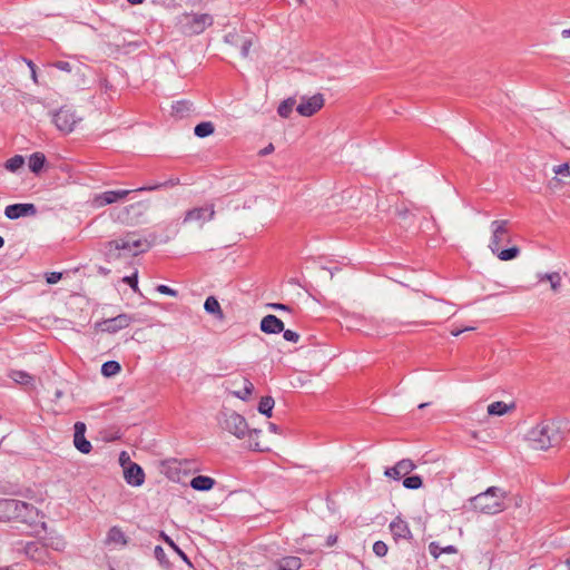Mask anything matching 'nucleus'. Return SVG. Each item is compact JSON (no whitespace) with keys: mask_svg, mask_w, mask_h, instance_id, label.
Here are the masks:
<instances>
[{"mask_svg":"<svg viewBox=\"0 0 570 570\" xmlns=\"http://www.w3.org/2000/svg\"><path fill=\"white\" fill-rule=\"evenodd\" d=\"M216 481L207 475H197L190 480V487L196 491L206 492L214 488Z\"/></svg>","mask_w":570,"mask_h":570,"instance_id":"nucleus-24","label":"nucleus"},{"mask_svg":"<svg viewBox=\"0 0 570 570\" xmlns=\"http://www.w3.org/2000/svg\"><path fill=\"white\" fill-rule=\"evenodd\" d=\"M73 445L82 454H89L92 450L91 443L86 439L87 426L83 422H76L73 425Z\"/></svg>","mask_w":570,"mask_h":570,"instance_id":"nucleus-17","label":"nucleus"},{"mask_svg":"<svg viewBox=\"0 0 570 570\" xmlns=\"http://www.w3.org/2000/svg\"><path fill=\"white\" fill-rule=\"evenodd\" d=\"M134 317L129 314H119L116 317L107 318L95 324V330L104 333L115 334L130 326Z\"/></svg>","mask_w":570,"mask_h":570,"instance_id":"nucleus-11","label":"nucleus"},{"mask_svg":"<svg viewBox=\"0 0 570 570\" xmlns=\"http://www.w3.org/2000/svg\"><path fill=\"white\" fill-rule=\"evenodd\" d=\"M254 441H261V442H262V441H268V442H271V446H272V445H273V443H274L271 439H268V438L264 436L262 431H261V434H259V436H258V438H254Z\"/></svg>","mask_w":570,"mask_h":570,"instance_id":"nucleus-53","label":"nucleus"},{"mask_svg":"<svg viewBox=\"0 0 570 570\" xmlns=\"http://www.w3.org/2000/svg\"><path fill=\"white\" fill-rule=\"evenodd\" d=\"M156 289L160 294L173 296V297L177 296V294H178L176 289H173L167 285H158Z\"/></svg>","mask_w":570,"mask_h":570,"instance_id":"nucleus-44","label":"nucleus"},{"mask_svg":"<svg viewBox=\"0 0 570 570\" xmlns=\"http://www.w3.org/2000/svg\"><path fill=\"white\" fill-rule=\"evenodd\" d=\"M132 190L129 189H118V190H106L99 194H96L90 199V206L94 209L102 208L107 205L115 204L119 200L125 199Z\"/></svg>","mask_w":570,"mask_h":570,"instance_id":"nucleus-12","label":"nucleus"},{"mask_svg":"<svg viewBox=\"0 0 570 570\" xmlns=\"http://www.w3.org/2000/svg\"><path fill=\"white\" fill-rule=\"evenodd\" d=\"M294 104H295V101L292 98L281 102V105L277 108L278 115L283 118H287L293 110Z\"/></svg>","mask_w":570,"mask_h":570,"instance_id":"nucleus-39","label":"nucleus"},{"mask_svg":"<svg viewBox=\"0 0 570 570\" xmlns=\"http://www.w3.org/2000/svg\"><path fill=\"white\" fill-rule=\"evenodd\" d=\"M36 550H37V546L35 543H32V542L28 543L26 546V553H28V554L31 553L32 551H36Z\"/></svg>","mask_w":570,"mask_h":570,"instance_id":"nucleus-52","label":"nucleus"},{"mask_svg":"<svg viewBox=\"0 0 570 570\" xmlns=\"http://www.w3.org/2000/svg\"><path fill=\"white\" fill-rule=\"evenodd\" d=\"M219 424L223 430L235 435L237 439L244 440L246 446L254 451L265 452L271 450V442L254 441L258 438L261 430L248 429L245 417L236 412L227 411L220 416Z\"/></svg>","mask_w":570,"mask_h":570,"instance_id":"nucleus-1","label":"nucleus"},{"mask_svg":"<svg viewBox=\"0 0 570 570\" xmlns=\"http://www.w3.org/2000/svg\"><path fill=\"white\" fill-rule=\"evenodd\" d=\"M554 174L553 180L558 185H567L570 183V166L568 163L557 165L552 169Z\"/></svg>","mask_w":570,"mask_h":570,"instance_id":"nucleus-25","label":"nucleus"},{"mask_svg":"<svg viewBox=\"0 0 570 570\" xmlns=\"http://www.w3.org/2000/svg\"><path fill=\"white\" fill-rule=\"evenodd\" d=\"M407 213H409V210H404V212H401V213H400V215H401L402 217H405V216L407 215Z\"/></svg>","mask_w":570,"mask_h":570,"instance_id":"nucleus-61","label":"nucleus"},{"mask_svg":"<svg viewBox=\"0 0 570 570\" xmlns=\"http://www.w3.org/2000/svg\"><path fill=\"white\" fill-rule=\"evenodd\" d=\"M45 514L35 505L21 501L19 508V515L17 521L26 523L31 528H39L42 531L47 530V523L45 522Z\"/></svg>","mask_w":570,"mask_h":570,"instance_id":"nucleus-10","label":"nucleus"},{"mask_svg":"<svg viewBox=\"0 0 570 570\" xmlns=\"http://www.w3.org/2000/svg\"><path fill=\"white\" fill-rule=\"evenodd\" d=\"M124 479L131 487H140L145 482V472L137 463L124 469Z\"/></svg>","mask_w":570,"mask_h":570,"instance_id":"nucleus-20","label":"nucleus"},{"mask_svg":"<svg viewBox=\"0 0 570 570\" xmlns=\"http://www.w3.org/2000/svg\"><path fill=\"white\" fill-rule=\"evenodd\" d=\"M131 4H141L145 0H127Z\"/></svg>","mask_w":570,"mask_h":570,"instance_id":"nucleus-60","label":"nucleus"},{"mask_svg":"<svg viewBox=\"0 0 570 570\" xmlns=\"http://www.w3.org/2000/svg\"><path fill=\"white\" fill-rule=\"evenodd\" d=\"M470 510L478 514L495 515L509 508L508 492L500 487H490L469 500Z\"/></svg>","mask_w":570,"mask_h":570,"instance_id":"nucleus-3","label":"nucleus"},{"mask_svg":"<svg viewBox=\"0 0 570 570\" xmlns=\"http://www.w3.org/2000/svg\"><path fill=\"white\" fill-rule=\"evenodd\" d=\"M561 37H562L563 39H570V28H568V29H563V30L561 31Z\"/></svg>","mask_w":570,"mask_h":570,"instance_id":"nucleus-56","label":"nucleus"},{"mask_svg":"<svg viewBox=\"0 0 570 570\" xmlns=\"http://www.w3.org/2000/svg\"><path fill=\"white\" fill-rule=\"evenodd\" d=\"M261 331L266 334H278L284 331V323L275 315H266L261 321Z\"/></svg>","mask_w":570,"mask_h":570,"instance_id":"nucleus-21","label":"nucleus"},{"mask_svg":"<svg viewBox=\"0 0 570 570\" xmlns=\"http://www.w3.org/2000/svg\"><path fill=\"white\" fill-rule=\"evenodd\" d=\"M490 232L488 247L500 261H512L520 255L519 246L512 244L507 220H493L490 224Z\"/></svg>","mask_w":570,"mask_h":570,"instance_id":"nucleus-2","label":"nucleus"},{"mask_svg":"<svg viewBox=\"0 0 570 570\" xmlns=\"http://www.w3.org/2000/svg\"><path fill=\"white\" fill-rule=\"evenodd\" d=\"M324 106L322 94H315L311 97H303L296 107L297 112L303 117H311L321 110Z\"/></svg>","mask_w":570,"mask_h":570,"instance_id":"nucleus-14","label":"nucleus"},{"mask_svg":"<svg viewBox=\"0 0 570 570\" xmlns=\"http://www.w3.org/2000/svg\"><path fill=\"white\" fill-rule=\"evenodd\" d=\"M301 566V559L297 557H286L277 562L278 570H298Z\"/></svg>","mask_w":570,"mask_h":570,"instance_id":"nucleus-29","label":"nucleus"},{"mask_svg":"<svg viewBox=\"0 0 570 570\" xmlns=\"http://www.w3.org/2000/svg\"><path fill=\"white\" fill-rule=\"evenodd\" d=\"M23 164L24 158L20 155H16L6 161L4 167L7 170L14 173L20 169Z\"/></svg>","mask_w":570,"mask_h":570,"instance_id":"nucleus-37","label":"nucleus"},{"mask_svg":"<svg viewBox=\"0 0 570 570\" xmlns=\"http://www.w3.org/2000/svg\"><path fill=\"white\" fill-rule=\"evenodd\" d=\"M429 551L433 558L438 559L442 553L454 554L458 552V549L454 546H446L442 548L436 542H431L429 544Z\"/></svg>","mask_w":570,"mask_h":570,"instance_id":"nucleus-32","label":"nucleus"},{"mask_svg":"<svg viewBox=\"0 0 570 570\" xmlns=\"http://www.w3.org/2000/svg\"><path fill=\"white\" fill-rule=\"evenodd\" d=\"M30 73H31V79H32L33 83L38 85L39 80H38L37 69H32L30 71Z\"/></svg>","mask_w":570,"mask_h":570,"instance_id":"nucleus-54","label":"nucleus"},{"mask_svg":"<svg viewBox=\"0 0 570 570\" xmlns=\"http://www.w3.org/2000/svg\"><path fill=\"white\" fill-rule=\"evenodd\" d=\"M125 283L129 284L130 287L137 292L138 291V281H137V275H132V276H126L124 277L122 279Z\"/></svg>","mask_w":570,"mask_h":570,"instance_id":"nucleus-46","label":"nucleus"},{"mask_svg":"<svg viewBox=\"0 0 570 570\" xmlns=\"http://www.w3.org/2000/svg\"><path fill=\"white\" fill-rule=\"evenodd\" d=\"M283 336L287 342L296 343L299 340V334L292 330L283 331Z\"/></svg>","mask_w":570,"mask_h":570,"instance_id":"nucleus-43","label":"nucleus"},{"mask_svg":"<svg viewBox=\"0 0 570 570\" xmlns=\"http://www.w3.org/2000/svg\"><path fill=\"white\" fill-rule=\"evenodd\" d=\"M161 538L164 541L174 550L176 551L184 560H187L186 554L179 549V547L164 532H161Z\"/></svg>","mask_w":570,"mask_h":570,"instance_id":"nucleus-40","label":"nucleus"},{"mask_svg":"<svg viewBox=\"0 0 570 570\" xmlns=\"http://www.w3.org/2000/svg\"><path fill=\"white\" fill-rule=\"evenodd\" d=\"M224 41L230 46L238 47L243 58H248L252 48L257 42L255 36H239L236 31L229 32L224 37Z\"/></svg>","mask_w":570,"mask_h":570,"instance_id":"nucleus-13","label":"nucleus"},{"mask_svg":"<svg viewBox=\"0 0 570 570\" xmlns=\"http://www.w3.org/2000/svg\"><path fill=\"white\" fill-rule=\"evenodd\" d=\"M3 244H4V240H3V238L0 236V248L3 246Z\"/></svg>","mask_w":570,"mask_h":570,"instance_id":"nucleus-62","label":"nucleus"},{"mask_svg":"<svg viewBox=\"0 0 570 570\" xmlns=\"http://www.w3.org/2000/svg\"><path fill=\"white\" fill-rule=\"evenodd\" d=\"M513 499H514V505L520 508L522 505V503H523L522 497L515 495Z\"/></svg>","mask_w":570,"mask_h":570,"instance_id":"nucleus-55","label":"nucleus"},{"mask_svg":"<svg viewBox=\"0 0 570 570\" xmlns=\"http://www.w3.org/2000/svg\"><path fill=\"white\" fill-rule=\"evenodd\" d=\"M268 430L275 434L279 433L277 425H275L274 423H269Z\"/></svg>","mask_w":570,"mask_h":570,"instance_id":"nucleus-57","label":"nucleus"},{"mask_svg":"<svg viewBox=\"0 0 570 570\" xmlns=\"http://www.w3.org/2000/svg\"><path fill=\"white\" fill-rule=\"evenodd\" d=\"M271 307L272 308H275V309H281V311H286L288 309V307L284 304H279V303H275V304H271Z\"/></svg>","mask_w":570,"mask_h":570,"instance_id":"nucleus-51","label":"nucleus"},{"mask_svg":"<svg viewBox=\"0 0 570 570\" xmlns=\"http://www.w3.org/2000/svg\"><path fill=\"white\" fill-rule=\"evenodd\" d=\"M24 62L27 63L28 68L30 69V71L32 69H36V65L31 61V60H27L24 59Z\"/></svg>","mask_w":570,"mask_h":570,"instance_id":"nucleus-59","label":"nucleus"},{"mask_svg":"<svg viewBox=\"0 0 570 570\" xmlns=\"http://www.w3.org/2000/svg\"><path fill=\"white\" fill-rule=\"evenodd\" d=\"M204 308L208 314L215 315L218 320H224V313L219 302L214 296H208L204 303Z\"/></svg>","mask_w":570,"mask_h":570,"instance_id":"nucleus-26","label":"nucleus"},{"mask_svg":"<svg viewBox=\"0 0 570 570\" xmlns=\"http://www.w3.org/2000/svg\"><path fill=\"white\" fill-rule=\"evenodd\" d=\"M474 327H465L463 330H455V331H452L451 334L452 336L456 337L459 336L460 334H462L463 332H466V331H473Z\"/></svg>","mask_w":570,"mask_h":570,"instance_id":"nucleus-49","label":"nucleus"},{"mask_svg":"<svg viewBox=\"0 0 570 570\" xmlns=\"http://www.w3.org/2000/svg\"><path fill=\"white\" fill-rule=\"evenodd\" d=\"M273 150H274V146H273V144H269L259 154L261 155H267V154H271Z\"/></svg>","mask_w":570,"mask_h":570,"instance_id":"nucleus-50","label":"nucleus"},{"mask_svg":"<svg viewBox=\"0 0 570 570\" xmlns=\"http://www.w3.org/2000/svg\"><path fill=\"white\" fill-rule=\"evenodd\" d=\"M537 281L539 284H548L549 288L552 293L557 294L560 292L562 286V275L559 272H546V273H538L535 275Z\"/></svg>","mask_w":570,"mask_h":570,"instance_id":"nucleus-18","label":"nucleus"},{"mask_svg":"<svg viewBox=\"0 0 570 570\" xmlns=\"http://www.w3.org/2000/svg\"><path fill=\"white\" fill-rule=\"evenodd\" d=\"M119 464L124 470V469L128 468L130 464H135V462L131 461L128 452L121 451L119 454Z\"/></svg>","mask_w":570,"mask_h":570,"instance_id":"nucleus-42","label":"nucleus"},{"mask_svg":"<svg viewBox=\"0 0 570 570\" xmlns=\"http://www.w3.org/2000/svg\"><path fill=\"white\" fill-rule=\"evenodd\" d=\"M423 482L420 475L406 476L403 480V487L409 490H417L422 487Z\"/></svg>","mask_w":570,"mask_h":570,"instance_id":"nucleus-38","label":"nucleus"},{"mask_svg":"<svg viewBox=\"0 0 570 570\" xmlns=\"http://www.w3.org/2000/svg\"><path fill=\"white\" fill-rule=\"evenodd\" d=\"M160 186H161V184H158V185H147V186H142V187H139V188L135 189V191L156 190Z\"/></svg>","mask_w":570,"mask_h":570,"instance_id":"nucleus-47","label":"nucleus"},{"mask_svg":"<svg viewBox=\"0 0 570 570\" xmlns=\"http://www.w3.org/2000/svg\"><path fill=\"white\" fill-rule=\"evenodd\" d=\"M240 383L243 385V389L238 390V391H234L233 395L236 396L237 399L242 400V401H247L250 397V395L253 394L254 385L246 377H242L240 379Z\"/></svg>","mask_w":570,"mask_h":570,"instance_id":"nucleus-28","label":"nucleus"},{"mask_svg":"<svg viewBox=\"0 0 570 570\" xmlns=\"http://www.w3.org/2000/svg\"><path fill=\"white\" fill-rule=\"evenodd\" d=\"M299 6L304 4L305 0H296Z\"/></svg>","mask_w":570,"mask_h":570,"instance_id":"nucleus-64","label":"nucleus"},{"mask_svg":"<svg viewBox=\"0 0 570 570\" xmlns=\"http://www.w3.org/2000/svg\"><path fill=\"white\" fill-rule=\"evenodd\" d=\"M215 217V207L213 204H206L200 207H194L185 213L183 224L197 228H203L204 225Z\"/></svg>","mask_w":570,"mask_h":570,"instance_id":"nucleus-8","label":"nucleus"},{"mask_svg":"<svg viewBox=\"0 0 570 570\" xmlns=\"http://www.w3.org/2000/svg\"><path fill=\"white\" fill-rule=\"evenodd\" d=\"M52 121L59 131L70 134L82 121V117L71 107L62 106L52 114Z\"/></svg>","mask_w":570,"mask_h":570,"instance_id":"nucleus-7","label":"nucleus"},{"mask_svg":"<svg viewBox=\"0 0 570 570\" xmlns=\"http://www.w3.org/2000/svg\"><path fill=\"white\" fill-rule=\"evenodd\" d=\"M416 465L410 459H403L399 461L394 466L387 468L384 471V475L394 481L401 480L403 476L414 471Z\"/></svg>","mask_w":570,"mask_h":570,"instance_id":"nucleus-15","label":"nucleus"},{"mask_svg":"<svg viewBox=\"0 0 570 570\" xmlns=\"http://www.w3.org/2000/svg\"><path fill=\"white\" fill-rule=\"evenodd\" d=\"M390 530L395 539H410L411 531L407 523L401 518H395L390 523Z\"/></svg>","mask_w":570,"mask_h":570,"instance_id":"nucleus-23","label":"nucleus"},{"mask_svg":"<svg viewBox=\"0 0 570 570\" xmlns=\"http://www.w3.org/2000/svg\"><path fill=\"white\" fill-rule=\"evenodd\" d=\"M62 277V274L59 272H51L47 275V283L48 284H56L58 283Z\"/></svg>","mask_w":570,"mask_h":570,"instance_id":"nucleus-45","label":"nucleus"},{"mask_svg":"<svg viewBox=\"0 0 570 570\" xmlns=\"http://www.w3.org/2000/svg\"><path fill=\"white\" fill-rule=\"evenodd\" d=\"M121 370L120 364L117 361H107L101 366V374L106 377L117 375Z\"/></svg>","mask_w":570,"mask_h":570,"instance_id":"nucleus-34","label":"nucleus"},{"mask_svg":"<svg viewBox=\"0 0 570 570\" xmlns=\"http://www.w3.org/2000/svg\"><path fill=\"white\" fill-rule=\"evenodd\" d=\"M10 377L21 385H31L33 382L32 376L23 371H12Z\"/></svg>","mask_w":570,"mask_h":570,"instance_id":"nucleus-35","label":"nucleus"},{"mask_svg":"<svg viewBox=\"0 0 570 570\" xmlns=\"http://www.w3.org/2000/svg\"><path fill=\"white\" fill-rule=\"evenodd\" d=\"M45 163V155L41 153H35L29 157L28 166L32 173L38 174L42 169Z\"/></svg>","mask_w":570,"mask_h":570,"instance_id":"nucleus-30","label":"nucleus"},{"mask_svg":"<svg viewBox=\"0 0 570 570\" xmlns=\"http://www.w3.org/2000/svg\"><path fill=\"white\" fill-rule=\"evenodd\" d=\"M107 542L108 543H115L119 546H126L127 539L125 533L117 527H114L109 530L107 534Z\"/></svg>","mask_w":570,"mask_h":570,"instance_id":"nucleus-31","label":"nucleus"},{"mask_svg":"<svg viewBox=\"0 0 570 570\" xmlns=\"http://www.w3.org/2000/svg\"><path fill=\"white\" fill-rule=\"evenodd\" d=\"M149 208L148 200H140L132 204H129L121 209H119L116 219L122 224H137L139 223L144 216L146 215Z\"/></svg>","mask_w":570,"mask_h":570,"instance_id":"nucleus-9","label":"nucleus"},{"mask_svg":"<svg viewBox=\"0 0 570 570\" xmlns=\"http://www.w3.org/2000/svg\"><path fill=\"white\" fill-rule=\"evenodd\" d=\"M426 405H428V403H422V404H420V405H419V409H423V407H425Z\"/></svg>","mask_w":570,"mask_h":570,"instance_id":"nucleus-63","label":"nucleus"},{"mask_svg":"<svg viewBox=\"0 0 570 570\" xmlns=\"http://www.w3.org/2000/svg\"><path fill=\"white\" fill-rule=\"evenodd\" d=\"M20 507H21L20 500H16V499L0 500V521H3V522L17 521Z\"/></svg>","mask_w":570,"mask_h":570,"instance_id":"nucleus-16","label":"nucleus"},{"mask_svg":"<svg viewBox=\"0 0 570 570\" xmlns=\"http://www.w3.org/2000/svg\"><path fill=\"white\" fill-rule=\"evenodd\" d=\"M155 553H156L157 558L163 557V556H164V550H163V548H161V547H159V546H157V547L155 548Z\"/></svg>","mask_w":570,"mask_h":570,"instance_id":"nucleus-58","label":"nucleus"},{"mask_svg":"<svg viewBox=\"0 0 570 570\" xmlns=\"http://www.w3.org/2000/svg\"><path fill=\"white\" fill-rule=\"evenodd\" d=\"M275 401L272 396H264L258 404V412L266 417H272Z\"/></svg>","mask_w":570,"mask_h":570,"instance_id":"nucleus-33","label":"nucleus"},{"mask_svg":"<svg viewBox=\"0 0 570 570\" xmlns=\"http://www.w3.org/2000/svg\"><path fill=\"white\" fill-rule=\"evenodd\" d=\"M557 426L551 420H543L532 426L527 434V443L535 451H547L552 446Z\"/></svg>","mask_w":570,"mask_h":570,"instance_id":"nucleus-6","label":"nucleus"},{"mask_svg":"<svg viewBox=\"0 0 570 570\" xmlns=\"http://www.w3.org/2000/svg\"><path fill=\"white\" fill-rule=\"evenodd\" d=\"M214 16L209 12L185 10L174 19L176 30L184 37L203 35L214 26Z\"/></svg>","mask_w":570,"mask_h":570,"instance_id":"nucleus-4","label":"nucleus"},{"mask_svg":"<svg viewBox=\"0 0 570 570\" xmlns=\"http://www.w3.org/2000/svg\"><path fill=\"white\" fill-rule=\"evenodd\" d=\"M337 539H338V538H337V535H336V534H330V535L327 537V539H326V544H327L328 547H333L334 544H336Z\"/></svg>","mask_w":570,"mask_h":570,"instance_id":"nucleus-48","label":"nucleus"},{"mask_svg":"<svg viewBox=\"0 0 570 570\" xmlns=\"http://www.w3.org/2000/svg\"><path fill=\"white\" fill-rule=\"evenodd\" d=\"M387 546L383 541H376L373 544V552L377 557H385L387 553Z\"/></svg>","mask_w":570,"mask_h":570,"instance_id":"nucleus-41","label":"nucleus"},{"mask_svg":"<svg viewBox=\"0 0 570 570\" xmlns=\"http://www.w3.org/2000/svg\"><path fill=\"white\" fill-rule=\"evenodd\" d=\"M195 135L199 138H205L214 132V125L209 121L200 122L195 127Z\"/></svg>","mask_w":570,"mask_h":570,"instance_id":"nucleus-36","label":"nucleus"},{"mask_svg":"<svg viewBox=\"0 0 570 570\" xmlns=\"http://www.w3.org/2000/svg\"><path fill=\"white\" fill-rule=\"evenodd\" d=\"M513 409V404H507L502 401H497L488 405L489 415L502 416Z\"/></svg>","mask_w":570,"mask_h":570,"instance_id":"nucleus-27","label":"nucleus"},{"mask_svg":"<svg viewBox=\"0 0 570 570\" xmlns=\"http://www.w3.org/2000/svg\"><path fill=\"white\" fill-rule=\"evenodd\" d=\"M151 244L136 232L128 233L125 237L106 243V253L109 257L116 256L117 252L126 250L131 255L141 254L150 248Z\"/></svg>","mask_w":570,"mask_h":570,"instance_id":"nucleus-5","label":"nucleus"},{"mask_svg":"<svg viewBox=\"0 0 570 570\" xmlns=\"http://www.w3.org/2000/svg\"><path fill=\"white\" fill-rule=\"evenodd\" d=\"M50 67H53L62 72L70 73L75 77H78L79 80L77 81V85H81L85 82L83 80V72L81 71L80 66L71 65L68 61H56L49 65Z\"/></svg>","mask_w":570,"mask_h":570,"instance_id":"nucleus-22","label":"nucleus"},{"mask_svg":"<svg viewBox=\"0 0 570 570\" xmlns=\"http://www.w3.org/2000/svg\"><path fill=\"white\" fill-rule=\"evenodd\" d=\"M35 214L36 207L33 204H13L7 206L4 209V215L8 219H18L20 217Z\"/></svg>","mask_w":570,"mask_h":570,"instance_id":"nucleus-19","label":"nucleus"}]
</instances>
